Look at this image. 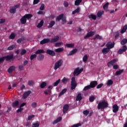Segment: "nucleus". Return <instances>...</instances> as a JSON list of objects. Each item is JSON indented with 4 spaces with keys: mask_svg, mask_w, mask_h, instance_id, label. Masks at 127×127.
I'll return each mask as SVG.
<instances>
[{
    "mask_svg": "<svg viewBox=\"0 0 127 127\" xmlns=\"http://www.w3.org/2000/svg\"><path fill=\"white\" fill-rule=\"evenodd\" d=\"M109 104L107 101L103 100L101 102H99L97 105V109L98 110H103L108 107Z\"/></svg>",
    "mask_w": 127,
    "mask_h": 127,
    "instance_id": "f257e3e1",
    "label": "nucleus"
},
{
    "mask_svg": "<svg viewBox=\"0 0 127 127\" xmlns=\"http://www.w3.org/2000/svg\"><path fill=\"white\" fill-rule=\"evenodd\" d=\"M62 65H63V60L60 59L55 64L54 69L55 70H57L58 68L61 67Z\"/></svg>",
    "mask_w": 127,
    "mask_h": 127,
    "instance_id": "f03ea898",
    "label": "nucleus"
},
{
    "mask_svg": "<svg viewBox=\"0 0 127 127\" xmlns=\"http://www.w3.org/2000/svg\"><path fill=\"white\" fill-rule=\"evenodd\" d=\"M76 87H77V81H76V79L75 78V76H73L71 78V89L74 90L76 89Z\"/></svg>",
    "mask_w": 127,
    "mask_h": 127,
    "instance_id": "7ed1b4c3",
    "label": "nucleus"
},
{
    "mask_svg": "<svg viewBox=\"0 0 127 127\" xmlns=\"http://www.w3.org/2000/svg\"><path fill=\"white\" fill-rule=\"evenodd\" d=\"M83 70H84V68H81L80 69L79 67L76 68L73 72L74 76L79 75V74H80V73H81L83 71Z\"/></svg>",
    "mask_w": 127,
    "mask_h": 127,
    "instance_id": "20e7f679",
    "label": "nucleus"
},
{
    "mask_svg": "<svg viewBox=\"0 0 127 127\" xmlns=\"http://www.w3.org/2000/svg\"><path fill=\"white\" fill-rule=\"evenodd\" d=\"M4 60L6 59V61H13L14 60L13 54L8 55L6 56H3Z\"/></svg>",
    "mask_w": 127,
    "mask_h": 127,
    "instance_id": "39448f33",
    "label": "nucleus"
},
{
    "mask_svg": "<svg viewBox=\"0 0 127 127\" xmlns=\"http://www.w3.org/2000/svg\"><path fill=\"white\" fill-rule=\"evenodd\" d=\"M127 50V47L126 45H124L123 46L122 48L120 49L118 52V54L119 55H121L125 52Z\"/></svg>",
    "mask_w": 127,
    "mask_h": 127,
    "instance_id": "423d86ee",
    "label": "nucleus"
},
{
    "mask_svg": "<svg viewBox=\"0 0 127 127\" xmlns=\"http://www.w3.org/2000/svg\"><path fill=\"white\" fill-rule=\"evenodd\" d=\"M31 93V90H28V91H26V92H24L22 95V99H26Z\"/></svg>",
    "mask_w": 127,
    "mask_h": 127,
    "instance_id": "0eeeda50",
    "label": "nucleus"
},
{
    "mask_svg": "<svg viewBox=\"0 0 127 127\" xmlns=\"http://www.w3.org/2000/svg\"><path fill=\"white\" fill-rule=\"evenodd\" d=\"M98 84V82L96 80L92 81L90 82L89 86L91 88H95Z\"/></svg>",
    "mask_w": 127,
    "mask_h": 127,
    "instance_id": "6e6552de",
    "label": "nucleus"
},
{
    "mask_svg": "<svg viewBox=\"0 0 127 127\" xmlns=\"http://www.w3.org/2000/svg\"><path fill=\"white\" fill-rule=\"evenodd\" d=\"M117 59H113L111 61L109 62L107 64V65L109 67H110L112 65H114L117 63Z\"/></svg>",
    "mask_w": 127,
    "mask_h": 127,
    "instance_id": "1a4fd4ad",
    "label": "nucleus"
},
{
    "mask_svg": "<svg viewBox=\"0 0 127 127\" xmlns=\"http://www.w3.org/2000/svg\"><path fill=\"white\" fill-rule=\"evenodd\" d=\"M19 7V5H16L14 7H12L10 8V13L14 14L16 11V8Z\"/></svg>",
    "mask_w": 127,
    "mask_h": 127,
    "instance_id": "9d476101",
    "label": "nucleus"
},
{
    "mask_svg": "<svg viewBox=\"0 0 127 127\" xmlns=\"http://www.w3.org/2000/svg\"><path fill=\"white\" fill-rule=\"evenodd\" d=\"M48 43H50V39L49 38H44L40 41V44L42 45Z\"/></svg>",
    "mask_w": 127,
    "mask_h": 127,
    "instance_id": "9b49d317",
    "label": "nucleus"
},
{
    "mask_svg": "<svg viewBox=\"0 0 127 127\" xmlns=\"http://www.w3.org/2000/svg\"><path fill=\"white\" fill-rule=\"evenodd\" d=\"M94 35V32L93 31L89 32L86 35H85L84 37V39H86L88 38L92 37Z\"/></svg>",
    "mask_w": 127,
    "mask_h": 127,
    "instance_id": "f8f14e48",
    "label": "nucleus"
},
{
    "mask_svg": "<svg viewBox=\"0 0 127 127\" xmlns=\"http://www.w3.org/2000/svg\"><path fill=\"white\" fill-rule=\"evenodd\" d=\"M46 53L52 57H54L55 56V52L54 51L50 49L47 50Z\"/></svg>",
    "mask_w": 127,
    "mask_h": 127,
    "instance_id": "ddd939ff",
    "label": "nucleus"
},
{
    "mask_svg": "<svg viewBox=\"0 0 127 127\" xmlns=\"http://www.w3.org/2000/svg\"><path fill=\"white\" fill-rule=\"evenodd\" d=\"M58 41H59V36H55L54 38L51 39L50 43L57 42Z\"/></svg>",
    "mask_w": 127,
    "mask_h": 127,
    "instance_id": "4468645a",
    "label": "nucleus"
},
{
    "mask_svg": "<svg viewBox=\"0 0 127 127\" xmlns=\"http://www.w3.org/2000/svg\"><path fill=\"white\" fill-rule=\"evenodd\" d=\"M106 47L107 48H108L109 50L112 49L114 47V42L112 44L111 42H109L106 44Z\"/></svg>",
    "mask_w": 127,
    "mask_h": 127,
    "instance_id": "2eb2a0df",
    "label": "nucleus"
},
{
    "mask_svg": "<svg viewBox=\"0 0 127 127\" xmlns=\"http://www.w3.org/2000/svg\"><path fill=\"white\" fill-rule=\"evenodd\" d=\"M78 52V49L77 48H74L72 50L70 51L69 53L67 55L68 56H72Z\"/></svg>",
    "mask_w": 127,
    "mask_h": 127,
    "instance_id": "dca6fc26",
    "label": "nucleus"
},
{
    "mask_svg": "<svg viewBox=\"0 0 127 127\" xmlns=\"http://www.w3.org/2000/svg\"><path fill=\"white\" fill-rule=\"evenodd\" d=\"M20 23L22 25H24L27 23V19L24 16L20 19Z\"/></svg>",
    "mask_w": 127,
    "mask_h": 127,
    "instance_id": "f3484780",
    "label": "nucleus"
},
{
    "mask_svg": "<svg viewBox=\"0 0 127 127\" xmlns=\"http://www.w3.org/2000/svg\"><path fill=\"white\" fill-rule=\"evenodd\" d=\"M69 110V105L65 104L63 107V113L64 114Z\"/></svg>",
    "mask_w": 127,
    "mask_h": 127,
    "instance_id": "a211bd4d",
    "label": "nucleus"
},
{
    "mask_svg": "<svg viewBox=\"0 0 127 127\" xmlns=\"http://www.w3.org/2000/svg\"><path fill=\"white\" fill-rule=\"evenodd\" d=\"M15 69V67L14 65L10 66L7 69V72L9 73L13 72Z\"/></svg>",
    "mask_w": 127,
    "mask_h": 127,
    "instance_id": "6ab92c4d",
    "label": "nucleus"
},
{
    "mask_svg": "<svg viewBox=\"0 0 127 127\" xmlns=\"http://www.w3.org/2000/svg\"><path fill=\"white\" fill-rule=\"evenodd\" d=\"M119 111V107L117 104H114L113 106V112L115 113H117Z\"/></svg>",
    "mask_w": 127,
    "mask_h": 127,
    "instance_id": "aec40b11",
    "label": "nucleus"
},
{
    "mask_svg": "<svg viewBox=\"0 0 127 127\" xmlns=\"http://www.w3.org/2000/svg\"><path fill=\"white\" fill-rule=\"evenodd\" d=\"M110 52V50L107 48H104L102 50V52L103 53V55H106L107 54H108L109 52Z\"/></svg>",
    "mask_w": 127,
    "mask_h": 127,
    "instance_id": "412c9836",
    "label": "nucleus"
},
{
    "mask_svg": "<svg viewBox=\"0 0 127 127\" xmlns=\"http://www.w3.org/2000/svg\"><path fill=\"white\" fill-rule=\"evenodd\" d=\"M64 17V14L63 13L61 14L57 17L56 20L58 21H60L61 20H62V19Z\"/></svg>",
    "mask_w": 127,
    "mask_h": 127,
    "instance_id": "4be33fe9",
    "label": "nucleus"
},
{
    "mask_svg": "<svg viewBox=\"0 0 127 127\" xmlns=\"http://www.w3.org/2000/svg\"><path fill=\"white\" fill-rule=\"evenodd\" d=\"M61 121H62V117H58V118L56 119V120H55L53 122V125H56V124H58V123L61 122Z\"/></svg>",
    "mask_w": 127,
    "mask_h": 127,
    "instance_id": "5701e85b",
    "label": "nucleus"
},
{
    "mask_svg": "<svg viewBox=\"0 0 127 127\" xmlns=\"http://www.w3.org/2000/svg\"><path fill=\"white\" fill-rule=\"evenodd\" d=\"M44 59V55L43 54H40L38 58H37V60L39 61H42Z\"/></svg>",
    "mask_w": 127,
    "mask_h": 127,
    "instance_id": "b1692460",
    "label": "nucleus"
},
{
    "mask_svg": "<svg viewBox=\"0 0 127 127\" xmlns=\"http://www.w3.org/2000/svg\"><path fill=\"white\" fill-rule=\"evenodd\" d=\"M67 92V88H64L62 90V91L59 93V97H61L62 95H64L65 93Z\"/></svg>",
    "mask_w": 127,
    "mask_h": 127,
    "instance_id": "393cba45",
    "label": "nucleus"
},
{
    "mask_svg": "<svg viewBox=\"0 0 127 127\" xmlns=\"http://www.w3.org/2000/svg\"><path fill=\"white\" fill-rule=\"evenodd\" d=\"M45 53L44 49H39L35 52L36 55H40Z\"/></svg>",
    "mask_w": 127,
    "mask_h": 127,
    "instance_id": "a878e982",
    "label": "nucleus"
},
{
    "mask_svg": "<svg viewBox=\"0 0 127 127\" xmlns=\"http://www.w3.org/2000/svg\"><path fill=\"white\" fill-rule=\"evenodd\" d=\"M89 19H91L92 20H95L97 19V16L96 15L91 14L88 15Z\"/></svg>",
    "mask_w": 127,
    "mask_h": 127,
    "instance_id": "bb28decb",
    "label": "nucleus"
},
{
    "mask_svg": "<svg viewBox=\"0 0 127 127\" xmlns=\"http://www.w3.org/2000/svg\"><path fill=\"white\" fill-rule=\"evenodd\" d=\"M124 70L123 69H119V70L116 71L115 75L116 76L121 75L124 72Z\"/></svg>",
    "mask_w": 127,
    "mask_h": 127,
    "instance_id": "cd10ccee",
    "label": "nucleus"
},
{
    "mask_svg": "<svg viewBox=\"0 0 127 127\" xmlns=\"http://www.w3.org/2000/svg\"><path fill=\"white\" fill-rule=\"evenodd\" d=\"M16 37V35L14 33H11L10 35L8 37V39L10 40H14L15 39Z\"/></svg>",
    "mask_w": 127,
    "mask_h": 127,
    "instance_id": "c85d7f7f",
    "label": "nucleus"
},
{
    "mask_svg": "<svg viewBox=\"0 0 127 127\" xmlns=\"http://www.w3.org/2000/svg\"><path fill=\"white\" fill-rule=\"evenodd\" d=\"M19 105V101H18V100H16V101H14L12 103V106L13 107H18Z\"/></svg>",
    "mask_w": 127,
    "mask_h": 127,
    "instance_id": "c756f323",
    "label": "nucleus"
},
{
    "mask_svg": "<svg viewBox=\"0 0 127 127\" xmlns=\"http://www.w3.org/2000/svg\"><path fill=\"white\" fill-rule=\"evenodd\" d=\"M62 81L63 84H66L69 81V78H66V77H64L63 79L62 80Z\"/></svg>",
    "mask_w": 127,
    "mask_h": 127,
    "instance_id": "7c9ffc66",
    "label": "nucleus"
},
{
    "mask_svg": "<svg viewBox=\"0 0 127 127\" xmlns=\"http://www.w3.org/2000/svg\"><path fill=\"white\" fill-rule=\"evenodd\" d=\"M55 25V21L52 20L49 23V25L48 26L49 28H52Z\"/></svg>",
    "mask_w": 127,
    "mask_h": 127,
    "instance_id": "2f4dec72",
    "label": "nucleus"
},
{
    "mask_svg": "<svg viewBox=\"0 0 127 127\" xmlns=\"http://www.w3.org/2000/svg\"><path fill=\"white\" fill-rule=\"evenodd\" d=\"M24 16L26 19H30L33 17V15L32 14H26Z\"/></svg>",
    "mask_w": 127,
    "mask_h": 127,
    "instance_id": "473e14b6",
    "label": "nucleus"
},
{
    "mask_svg": "<svg viewBox=\"0 0 127 127\" xmlns=\"http://www.w3.org/2000/svg\"><path fill=\"white\" fill-rule=\"evenodd\" d=\"M104 11L103 10L98 11L97 14V17L98 18L101 17L102 15L104 14Z\"/></svg>",
    "mask_w": 127,
    "mask_h": 127,
    "instance_id": "72a5a7b5",
    "label": "nucleus"
},
{
    "mask_svg": "<svg viewBox=\"0 0 127 127\" xmlns=\"http://www.w3.org/2000/svg\"><path fill=\"white\" fill-rule=\"evenodd\" d=\"M82 94L81 93H78V94L77 95L76 101H80L82 100Z\"/></svg>",
    "mask_w": 127,
    "mask_h": 127,
    "instance_id": "f704fd0d",
    "label": "nucleus"
},
{
    "mask_svg": "<svg viewBox=\"0 0 127 127\" xmlns=\"http://www.w3.org/2000/svg\"><path fill=\"white\" fill-rule=\"evenodd\" d=\"M44 24V21L43 20H41V21L38 23V25H37V27L38 28H41Z\"/></svg>",
    "mask_w": 127,
    "mask_h": 127,
    "instance_id": "c9c22d12",
    "label": "nucleus"
},
{
    "mask_svg": "<svg viewBox=\"0 0 127 127\" xmlns=\"http://www.w3.org/2000/svg\"><path fill=\"white\" fill-rule=\"evenodd\" d=\"M127 30V25H125L123 26L122 30L121 31V34H124L125 32H126V30Z\"/></svg>",
    "mask_w": 127,
    "mask_h": 127,
    "instance_id": "e433bc0d",
    "label": "nucleus"
},
{
    "mask_svg": "<svg viewBox=\"0 0 127 127\" xmlns=\"http://www.w3.org/2000/svg\"><path fill=\"white\" fill-rule=\"evenodd\" d=\"M47 85V83H46V82L43 81L41 83L40 85V88L41 89H44V88H45V87H46Z\"/></svg>",
    "mask_w": 127,
    "mask_h": 127,
    "instance_id": "4c0bfd02",
    "label": "nucleus"
},
{
    "mask_svg": "<svg viewBox=\"0 0 127 127\" xmlns=\"http://www.w3.org/2000/svg\"><path fill=\"white\" fill-rule=\"evenodd\" d=\"M61 81V79H60V78H59L58 80H56L54 83V87H56L57 86H58V85L59 84V83H60V81Z\"/></svg>",
    "mask_w": 127,
    "mask_h": 127,
    "instance_id": "58836bf2",
    "label": "nucleus"
},
{
    "mask_svg": "<svg viewBox=\"0 0 127 127\" xmlns=\"http://www.w3.org/2000/svg\"><path fill=\"white\" fill-rule=\"evenodd\" d=\"M64 51V49L63 48H59L58 49H55V52L56 53H61Z\"/></svg>",
    "mask_w": 127,
    "mask_h": 127,
    "instance_id": "ea45409f",
    "label": "nucleus"
},
{
    "mask_svg": "<svg viewBox=\"0 0 127 127\" xmlns=\"http://www.w3.org/2000/svg\"><path fill=\"white\" fill-rule=\"evenodd\" d=\"M75 45L73 43L66 44L65 46L67 48H73Z\"/></svg>",
    "mask_w": 127,
    "mask_h": 127,
    "instance_id": "a19ab883",
    "label": "nucleus"
},
{
    "mask_svg": "<svg viewBox=\"0 0 127 127\" xmlns=\"http://www.w3.org/2000/svg\"><path fill=\"white\" fill-rule=\"evenodd\" d=\"M82 2V0H75L74 2V5L75 6H78L80 3Z\"/></svg>",
    "mask_w": 127,
    "mask_h": 127,
    "instance_id": "79ce46f5",
    "label": "nucleus"
},
{
    "mask_svg": "<svg viewBox=\"0 0 127 127\" xmlns=\"http://www.w3.org/2000/svg\"><path fill=\"white\" fill-rule=\"evenodd\" d=\"M113 84V81L112 79H109L107 81V85L108 86H110L112 85Z\"/></svg>",
    "mask_w": 127,
    "mask_h": 127,
    "instance_id": "37998d69",
    "label": "nucleus"
},
{
    "mask_svg": "<svg viewBox=\"0 0 127 127\" xmlns=\"http://www.w3.org/2000/svg\"><path fill=\"white\" fill-rule=\"evenodd\" d=\"M127 43V39L125 38V39H123V40L121 41V45H122V46H124L125 45H126Z\"/></svg>",
    "mask_w": 127,
    "mask_h": 127,
    "instance_id": "c03bdc74",
    "label": "nucleus"
},
{
    "mask_svg": "<svg viewBox=\"0 0 127 127\" xmlns=\"http://www.w3.org/2000/svg\"><path fill=\"white\" fill-rule=\"evenodd\" d=\"M15 45H12L7 48V50L12 51L15 48Z\"/></svg>",
    "mask_w": 127,
    "mask_h": 127,
    "instance_id": "a18cd8bd",
    "label": "nucleus"
},
{
    "mask_svg": "<svg viewBox=\"0 0 127 127\" xmlns=\"http://www.w3.org/2000/svg\"><path fill=\"white\" fill-rule=\"evenodd\" d=\"M40 125V122H37L36 123H33V124H32L33 127H39Z\"/></svg>",
    "mask_w": 127,
    "mask_h": 127,
    "instance_id": "49530a36",
    "label": "nucleus"
},
{
    "mask_svg": "<svg viewBox=\"0 0 127 127\" xmlns=\"http://www.w3.org/2000/svg\"><path fill=\"white\" fill-rule=\"evenodd\" d=\"M96 39L99 40H102V37L99 34H96L94 39L96 40Z\"/></svg>",
    "mask_w": 127,
    "mask_h": 127,
    "instance_id": "de8ad7c7",
    "label": "nucleus"
},
{
    "mask_svg": "<svg viewBox=\"0 0 127 127\" xmlns=\"http://www.w3.org/2000/svg\"><path fill=\"white\" fill-rule=\"evenodd\" d=\"M37 58V54H32L30 56V60L33 61Z\"/></svg>",
    "mask_w": 127,
    "mask_h": 127,
    "instance_id": "09e8293b",
    "label": "nucleus"
},
{
    "mask_svg": "<svg viewBox=\"0 0 127 127\" xmlns=\"http://www.w3.org/2000/svg\"><path fill=\"white\" fill-rule=\"evenodd\" d=\"M80 12V9L79 8H76L75 10L72 11V15H75L77 13Z\"/></svg>",
    "mask_w": 127,
    "mask_h": 127,
    "instance_id": "8fccbe9b",
    "label": "nucleus"
},
{
    "mask_svg": "<svg viewBox=\"0 0 127 127\" xmlns=\"http://www.w3.org/2000/svg\"><path fill=\"white\" fill-rule=\"evenodd\" d=\"M63 45V42H59V43H56L55 44V47H60V46Z\"/></svg>",
    "mask_w": 127,
    "mask_h": 127,
    "instance_id": "3c124183",
    "label": "nucleus"
},
{
    "mask_svg": "<svg viewBox=\"0 0 127 127\" xmlns=\"http://www.w3.org/2000/svg\"><path fill=\"white\" fill-rule=\"evenodd\" d=\"M34 84V82L33 80H29L28 82V85L30 86H32Z\"/></svg>",
    "mask_w": 127,
    "mask_h": 127,
    "instance_id": "603ef678",
    "label": "nucleus"
},
{
    "mask_svg": "<svg viewBox=\"0 0 127 127\" xmlns=\"http://www.w3.org/2000/svg\"><path fill=\"white\" fill-rule=\"evenodd\" d=\"M25 39L23 37L19 38L17 39V42L18 44H21L22 42H23L24 41Z\"/></svg>",
    "mask_w": 127,
    "mask_h": 127,
    "instance_id": "864d4df0",
    "label": "nucleus"
},
{
    "mask_svg": "<svg viewBox=\"0 0 127 127\" xmlns=\"http://www.w3.org/2000/svg\"><path fill=\"white\" fill-rule=\"evenodd\" d=\"M44 93L45 95H51V89H48L44 91Z\"/></svg>",
    "mask_w": 127,
    "mask_h": 127,
    "instance_id": "5fc2aeb1",
    "label": "nucleus"
},
{
    "mask_svg": "<svg viewBox=\"0 0 127 127\" xmlns=\"http://www.w3.org/2000/svg\"><path fill=\"white\" fill-rule=\"evenodd\" d=\"M44 93L45 95H51V89H48L44 91Z\"/></svg>",
    "mask_w": 127,
    "mask_h": 127,
    "instance_id": "6e6d98bb",
    "label": "nucleus"
},
{
    "mask_svg": "<svg viewBox=\"0 0 127 127\" xmlns=\"http://www.w3.org/2000/svg\"><path fill=\"white\" fill-rule=\"evenodd\" d=\"M27 53V51L25 49H22L21 53H20V55L21 56H23L25 54H26Z\"/></svg>",
    "mask_w": 127,
    "mask_h": 127,
    "instance_id": "4d7b16f0",
    "label": "nucleus"
},
{
    "mask_svg": "<svg viewBox=\"0 0 127 127\" xmlns=\"http://www.w3.org/2000/svg\"><path fill=\"white\" fill-rule=\"evenodd\" d=\"M82 60H83V62H84V63H86L87 62V61L88 60V56L86 54L84 56Z\"/></svg>",
    "mask_w": 127,
    "mask_h": 127,
    "instance_id": "13d9d810",
    "label": "nucleus"
},
{
    "mask_svg": "<svg viewBox=\"0 0 127 127\" xmlns=\"http://www.w3.org/2000/svg\"><path fill=\"white\" fill-rule=\"evenodd\" d=\"M31 107L33 108H36L37 107V102H33L32 103H31Z\"/></svg>",
    "mask_w": 127,
    "mask_h": 127,
    "instance_id": "bf43d9fd",
    "label": "nucleus"
},
{
    "mask_svg": "<svg viewBox=\"0 0 127 127\" xmlns=\"http://www.w3.org/2000/svg\"><path fill=\"white\" fill-rule=\"evenodd\" d=\"M91 88L90 86V85H87L86 86H85V87H84L83 91H87L88 90H89Z\"/></svg>",
    "mask_w": 127,
    "mask_h": 127,
    "instance_id": "052dcab7",
    "label": "nucleus"
},
{
    "mask_svg": "<svg viewBox=\"0 0 127 127\" xmlns=\"http://www.w3.org/2000/svg\"><path fill=\"white\" fill-rule=\"evenodd\" d=\"M95 99V96H90L89 100L90 102H93Z\"/></svg>",
    "mask_w": 127,
    "mask_h": 127,
    "instance_id": "680f3d73",
    "label": "nucleus"
},
{
    "mask_svg": "<svg viewBox=\"0 0 127 127\" xmlns=\"http://www.w3.org/2000/svg\"><path fill=\"white\" fill-rule=\"evenodd\" d=\"M45 8V4L44 3H42L40 7V10H44V9Z\"/></svg>",
    "mask_w": 127,
    "mask_h": 127,
    "instance_id": "e2e57ef3",
    "label": "nucleus"
},
{
    "mask_svg": "<svg viewBox=\"0 0 127 127\" xmlns=\"http://www.w3.org/2000/svg\"><path fill=\"white\" fill-rule=\"evenodd\" d=\"M109 2H106L103 6L104 9H107L108 7Z\"/></svg>",
    "mask_w": 127,
    "mask_h": 127,
    "instance_id": "0e129e2a",
    "label": "nucleus"
},
{
    "mask_svg": "<svg viewBox=\"0 0 127 127\" xmlns=\"http://www.w3.org/2000/svg\"><path fill=\"white\" fill-rule=\"evenodd\" d=\"M34 118H35V115H30L28 117V121H31Z\"/></svg>",
    "mask_w": 127,
    "mask_h": 127,
    "instance_id": "69168bd1",
    "label": "nucleus"
},
{
    "mask_svg": "<svg viewBox=\"0 0 127 127\" xmlns=\"http://www.w3.org/2000/svg\"><path fill=\"white\" fill-rule=\"evenodd\" d=\"M81 123H77V124L74 125L72 126L71 127H81Z\"/></svg>",
    "mask_w": 127,
    "mask_h": 127,
    "instance_id": "338daca9",
    "label": "nucleus"
},
{
    "mask_svg": "<svg viewBox=\"0 0 127 127\" xmlns=\"http://www.w3.org/2000/svg\"><path fill=\"white\" fill-rule=\"evenodd\" d=\"M83 113L84 115L85 116H87L88 115V114L89 113V110H84L83 112Z\"/></svg>",
    "mask_w": 127,
    "mask_h": 127,
    "instance_id": "774afa93",
    "label": "nucleus"
}]
</instances>
